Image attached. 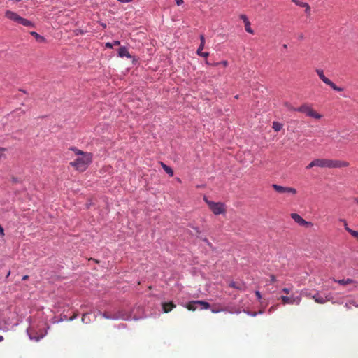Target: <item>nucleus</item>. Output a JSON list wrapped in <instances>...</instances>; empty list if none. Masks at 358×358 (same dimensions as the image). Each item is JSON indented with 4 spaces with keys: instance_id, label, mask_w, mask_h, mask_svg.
<instances>
[{
    "instance_id": "obj_16",
    "label": "nucleus",
    "mask_w": 358,
    "mask_h": 358,
    "mask_svg": "<svg viewBox=\"0 0 358 358\" xmlns=\"http://www.w3.org/2000/svg\"><path fill=\"white\" fill-rule=\"evenodd\" d=\"M118 55L120 57H128V58H131V55L129 54L128 50L127 48L125 47H121L120 49H119V51H118Z\"/></svg>"
},
{
    "instance_id": "obj_11",
    "label": "nucleus",
    "mask_w": 358,
    "mask_h": 358,
    "mask_svg": "<svg viewBox=\"0 0 358 358\" xmlns=\"http://www.w3.org/2000/svg\"><path fill=\"white\" fill-rule=\"evenodd\" d=\"M311 298L313 299H314V301L317 303H320V304H323L326 301H330V299L328 298L327 296H326L325 297H323L322 296H321L320 294V293H316L315 295H313L311 296Z\"/></svg>"
},
{
    "instance_id": "obj_50",
    "label": "nucleus",
    "mask_w": 358,
    "mask_h": 358,
    "mask_svg": "<svg viewBox=\"0 0 358 358\" xmlns=\"http://www.w3.org/2000/svg\"><path fill=\"white\" fill-rule=\"evenodd\" d=\"M357 203H358V201H357Z\"/></svg>"
},
{
    "instance_id": "obj_47",
    "label": "nucleus",
    "mask_w": 358,
    "mask_h": 358,
    "mask_svg": "<svg viewBox=\"0 0 358 358\" xmlns=\"http://www.w3.org/2000/svg\"><path fill=\"white\" fill-rule=\"evenodd\" d=\"M204 241L206 242L208 244H210V243L208 242V241L206 238L204 240Z\"/></svg>"
},
{
    "instance_id": "obj_41",
    "label": "nucleus",
    "mask_w": 358,
    "mask_h": 358,
    "mask_svg": "<svg viewBox=\"0 0 358 358\" xmlns=\"http://www.w3.org/2000/svg\"><path fill=\"white\" fill-rule=\"evenodd\" d=\"M28 278H29V276H28V275H24V276L22 277V280H27Z\"/></svg>"
},
{
    "instance_id": "obj_45",
    "label": "nucleus",
    "mask_w": 358,
    "mask_h": 358,
    "mask_svg": "<svg viewBox=\"0 0 358 358\" xmlns=\"http://www.w3.org/2000/svg\"><path fill=\"white\" fill-rule=\"evenodd\" d=\"M2 341H3V336H0V342Z\"/></svg>"
},
{
    "instance_id": "obj_49",
    "label": "nucleus",
    "mask_w": 358,
    "mask_h": 358,
    "mask_svg": "<svg viewBox=\"0 0 358 358\" xmlns=\"http://www.w3.org/2000/svg\"><path fill=\"white\" fill-rule=\"evenodd\" d=\"M117 1H119L120 0H117Z\"/></svg>"
},
{
    "instance_id": "obj_7",
    "label": "nucleus",
    "mask_w": 358,
    "mask_h": 358,
    "mask_svg": "<svg viewBox=\"0 0 358 358\" xmlns=\"http://www.w3.org/2000/svg\"><path fill=\"white\" fill-rule=\"evenodd\" d=\"M272 187L278 193L284 194V193H288L292 194L293 195H295L297 193V191L295 188L293 187H283L280 186L276 184H273Z\"/></svg>"
},
{
    "instance_id": "obj_3",
    "label": "nucleus",
    "mask_w": 358,
    "mask_h": 358,
    "mask_svg": "<svg viewBox=\"0 0 358 358\" xmlns=\"http://www.w3.org/2000/svg\"><path fill=\"white\" fill-rule=\"evenodd\" d=\"M5 16L8 19H9L13 22H15L18 24H20L23 26L34 27V24L32 22H31L30 20H29L27 19L20 17L17 13H16L13 11L7 10L5 13Z\"/></svg>"
},
{
    "instance_id": "obj_43",
    "label": "nucleus",
    "mask_w": 358,
    "mask_h": 358,
    "mask_svg": "<svg viewBox=\"0 0 358 358\" xmlns=\"http://www.w3.org/2000/svg\"><path fill=\"white\" fill-rule=\"evenodd\" d=\"M292 2H294L295 4L297 3V2L299 1V0H292Z\"/></svg>"
},
{
    "instance_id": "obj_8",
    "label": "nucleus",
    "mask_w": 358,
    "mask_h": 358,
    "mask_svg": "<svg viewBox=\"0 0 358 358\" xmlns=\"http://www.w3.org/2000/svg\"><path fill=\"white\" fill-rule=\"evenodd\" d=\"M291 217L300 226L308 228L313 225L312 222L306 221L301 215L297 213H292Z\"/></svg>"
},
{
    "instance_id": "obj_15",
    "label": "nucleus",
    "mask_w": 358,
    "mask_h": 358,
    "mask_svg": "<svg viewBox=\"0 0 358 358\" xmlns=\"http://www.w3.org/2000/svg\"><path fill=\"white\" fill-rule=\"evenodd\" d=\"M345 229L358 241V231L348 227L347 222L343 220Z\"/></svg>"
},
{
    "instance_id": "obj_18",
    "label": "nucleus",
    "mask_w": 358,
    "mask_h": 358,
    "mask_svg": "<svg viewBox=\"0 0 358 358\" xmlns=\"http://www.w3.org/2000/svg\"><path fill=\"white\" fill-rule=\"evenodd\" d=\"M197 305L200 306L201 309L207 310L210 307L209 303L204 301H196Z\"/></svg>"
},
{
    "instance_id": "obj_24",
    "label": "nucleus",
    "mask_w": 358,
    "mask_h": 358,
    "mask_svg": "<svg viewBox=\"0 0 358 358\" xmlns=\"http://www.w3.org/2000/svg\"><path fill=\"white\" fill-rule=\"evenodd\" d=\"M284 106L289 110V111H297L296 108L293 107L289 103L286 102L284 103Z\"/></svg>"
},
{
    "instance_id": "obj_26",
    "label": "nucleus",
    "mask_w": 358,
    "mask_h": 358,
    "mask_svg": "<svg viewBox=\"0 0 358 358\" xmlns=\"http://www.w3.org/2000/svg\"><path fill=\"white\" fill-rule=\"evenodd\" d=\"M300 7H303V8H306V6H309L308 3H306V2H302V1H298L297 3L296 4Z\"/></svg>"
},
{
    "instance_id": "obj_27",
    "label": "nucleus",
    "mask_w": 358,
    "mask_h": 358,
    "mask_svg": "<svg viewBox=\"0 0 358 358\" xmlns=\"http://www.w3.org/2000/svg\"><path fill=\"white\" fill-rule=\"evenodd\" d=\"M305 13L308 17L310 16L311 15V8L310 6H306L305 8Z\"/></svg>"
},
{
    "instance_id": "obj_32",
    "label": "nucleus",
    "mask_w": 358,
    "mask_h": 358,
    "mask_svg": "<svg viewBox=\"0 0 358 358\" xmlns=\"http://www.w3.org/2000/svg\"><path fill=\"white\" fill-rule=\"evenodd\" d=\"M175 1L178 6H180L184 3L183 0H175Z\"/></svg>"
},
{
    "instance_id": "obj_5",
    "label": "nucleus",
    "mask_w": 358,
    "mask_h": 358,
    "mask_svg": "<svg viewBox=\"0 0 358 358\" xmlns=\"http://www.w3.org/2000/svg\"><path fill=\"white\" fill-rule=\"evenodd\" d=\"M298 112L305 113L307 116L320 120L322 115L315 111L310 106L308 103H303L300 107L296 108Z\"/></svg>"
},
{
    "instance_id": "obj_28",
    "label": "nucleus",
    "mask_w": 358,
    "mask_h": 358,
    "mask_svg": "<svg viewBox=\"0 0 358 358\" xmlns=\"http://www.w3.org/2000/svg\"><path fill=\"white\" fill-rule=\"evenodd\" d=\"M240 19H241L244 23L249 21L248 17L244 14L240 15Z\"/></svg>"
},
{
    "instance_id": "obj_33",
    "label": "nucleus",
    "mask_w": 358,
    "mask_h": 358,
    "mask_svg": "<svg viewBox=\"0 0 358 358\" xmlns=\"http://www.w3.org/2000/svg\"><path fill=\"white\" fill-rule=\"evenodd\" d=\"M271 282H275L276 281V278L274 275H271Z\"/></svg>"
},
{
    "instance_id": "obj_13",
    "label": "nucleus",
    "mask_w": 358,
    "mask_h": 358,
    "mask_svg": "<svg viewBox=\"0 0 358 358\" xmlns=\"http://www.w3.org/2000/svg\"><path fill=\"white\" fill-rule=\"evenodd\" d=\"M334 281L341 285H354L355 287H357L358 284L357 282L350 278L342 279L338 280H334Z\"/></svg>"
},
{
    "instance_id": "obj_37",
    "label": "nucleus",
    "mask_w": 358,
    "mask_h": 358,
    "mask_svg": "<svg viewBox=\"0 0 358 358\" xmlns=\"http://www.w3.org/2000/svg\"><path fill=\"white\" fill-rule=\"evenodd\" d=\"M133 0H120L119 1L121 3H129L131 2Z\"/></svg>"
},
{
    "instance_id": "obj_34",
    "label": "nucleus",
    "mask_w": 358,
    "mask_h": 358,
    "mask_svg": "<svg viewBox=\"0 0 358 358\" xmlns=\"http://www.w3.org/2000/svg\"><path fill=\"white\" fill-rule=\"evenodd\" d=\"M0 235L1 236H4V230H3V228L0 225Z\"/></svg>"
},
{
    "instance_id": "obj_12",
    "label": "nucleus",
    "mask_w": 358,
    "mask_h": 358,
    "mask_svg": "<svg viewBox=\"0 0 358 358\" xmlns=\"http://www.w3.org/2000/svg\"><path fill=\"white\" fill-rule=\"evenodd\" d=\"M163 312L165 313H168L171 311L173 308L176 307V305L173 303L172 301L170 302H164L162 304Z\"/></svg>"
},
{
    "instance_id": "obj_10",
    "label": "nucleus",
    "mask_w": 358,
    "mask_h": 358,
    "mask_svg": "<svg viewBox=\"0 0 358 358\" xmlns=\"http://www.w3.org/2000/svg\"><path fill=\"white\" fill-rule=\"evenodd\" d=\"M201 43L199 48L197 49L196 53L198 55L207 58L209 56V53L207 52H202L205 45V37L203 35L200 36Z\"/></svg>"
},
{
    "instance_id": "obj_9",
    "label": "nucleus",
    "mask_w": 358,
    "mask_h": 358,
    "mask_svg": "<svg viewBox=\"0 0 358 358\" xmlns=\"http://www.w3.org/2000/svg\"><path fill=\"white\" fill-rule=\"evenodd\" d=\"M280 299L282 300L283 305L294 304V303L299 305L301 301V297H299V296L294 297L293 296H282Z\"/></svg>"
},
{
    "instance_id": "obj_20",
    "label": "nucleus",
    "mask_w": 358,
    "mask_h": 358,
    "mask_svg": "<svg viewBox=\"0 0 358 358\" xmlns=\"http://www.w3.org/2000/svg\"><path fill=\"white\" fill-rule=\"evenodd\" d=\"M272 128L275 131H280L282 129V124L275 121L273 122Z\"/></svg>"
},
{
    "instance_id": "obj_48",
    "label": "nucleus",
    "mask_w": 358,
    "mask_h": 358,
    "mask_svg": "<svg viewBox=\"0 0 358 358\" xmlns=\"http://www.w3.org/2000/svg\"><path fill=\"white\" fill-rule=\"evenodd\" d=\"M10 272L9 271L6 275V278H8L10 275Z\"/></svg>"
},
{
    "instance_id": "obj_25",
    "label": "nucleus",
    "mask_w": 358,
    "mask_h": 358,
    "mask_svg": "<svg viewBox=\"0 0 358 358\" xmlns=\"http://www.w3.org/2000/svg\"><path fill=\"white\" fill-rule=\"evenodd\" d=\"M103 316L106 318V319H113V320H115V319H118L119 317L118 316H110L108 315L106 313H104L103 314Z\"/></svg>"
},
{
    "instance_id": "obj_42",
    "label": "nucleus",
    "mask_w": 358,
    "mask_h": 358,
    "mask_svg": "<svg viewBox=\"0 0 358 358\" xmlns=\"http://www.w3.org/2000/svg\"><path fill=\"white\" fill-rule=\"evenodd\" d=\"M42 337H43V336H41V337H36V338H35V340H36V341H39V339H40L41 338H42Z\"/></svg>"
},
{
    "instance_id": "obj_19",
    "label": "nucleus",
    "mask_w": 358,
    "mask_h": 358,
    "mask_svg": "<svg viewBox=\"0 0 358 358\" xmlns=\"http://www.w3.org/2000/svg\"><path fill=\"white\" fill-rule=\"evenodd\" d=\"M30 34L33 36L36 40L40 43H43L45 41V38L35 31L30 32Z\"/></svg>"
},
{
    "instance_id": "obj_29",
    "label": "nucleus",
    "mask_w": 358,
    "mask_h": 358,
    "mask_svg": "<svg viewBox=\"0 0 358 358\" xmlns=\"http://www.w3.org/2000/svg\"><path fill=\"white\" fill-rule=\"evenodd\" d=\"M282 292L288 294L290 292V289L287 287H285L282 289Z\"/></svg>"
},
{
    "instance_id": "obj_39",
    "label": "nucleus",
    "mask_w": 358,
    "mask_h": 358,
    "mask_svg": "<svg viewBox=\"0 0 358 358\" xmlns=\"http://www.w3.org/2000/svg\"><path fill=\"white\" fill-rule=\"evenodd\" d=\"M120 44V42L119 41H115L113 43V45H119Z\"/></svg>"
},
{
    "instance_id": "obj_30",
    "label": "nucleus",
    "mask_w": 358,
    "mask_h": 358,
    "mask_svg": "<svg viewBox=\"0 0 358 358\" xmlns=\"http://www.w3.org/2000/svg\"><path fill=\"white\" fill-rule=\"evenodd\" d=\"M222 310H224V309H216V308H212L211 309V311L213 313H219L220 311H222Z\"/></svg>"
},
{
    "instance_id": "obj_2",
    "label": "nucleus",
    "mask_w": 358,
    "mask_h": 358,
    "mask_svg": "<svg viewBox=\"0 0 358 358\" xmlns=\"http://www.w3.org/2000/svg\"><path fill=\"white\" fill-rule=\"evenodd\" d=\"M348 166H349V163L346 161L317 158V159L313 160L306 166V169H310L314 166H317V167H320V168L334 169V168L348 167Z\"/></svg>"
},
{
    "instance_id": "obj_23",
    "label": "nucleus",
    "mask_w": 358,
    "mask_h": 358,
    "mask_svg": "<svg viewBox=\"0 0 358 358\" xmlns=\"http://www.w3.org/2000/svg\"><path fill=\"white\" fill-rule=\"evenodd\" d=\"M6 148L0 147V160L6 159Z\"/></svg>"
},
{
    "instance_id": "obj_4",
    "label": "nucleus",
    "mask_w": 358,
    "mask_h": 358,
    "mask_svg": "<svg viewBox=\"0 0 358 358\" xmlns=\"http://www.w3.org/2000/svg\"><path fill=\"white\" fill-rule=\"evenodd\" d=\"M204 201L206 203V204L208 206V208L210 209V210L213 212V213L215 215H221V214H225L226 213V206L222 202H214L212 201H210L207 199L206 196L203 197Z\"/></svg>"
},
{
    "instance_id": "obj_46",
    "label": "nucleus",
    "mask_w": 358,
    "mask_h": 358,
    "mask_svg": "<svg viewBox=\"0 0 358 358\" xmlns=\"http://www.w3.org/2000/svg\"><path fill=\"white\" fill-rule=\"evenodd\" d=\"M273 309H274V307H273V306L271 307V308H270V309H269V312H271V311L272 310H273Z\"/></svg>"
},
{
    "instance_id": "obj_35",
    "label": "nucleus",
    "mask_w": 358,
    "mask_h": 358,
    "mask_svg": "<svg viewBox=\"0 0 358 358\" xmlns=\"http://www.w3.org/2000/svg\"><path fill=\"white\" fill-rule=\"evenodd\" d=\"M350 305H351V301H349V302H348V303H345V307L347 309H350V308H351Z\"/></svg>"
},
{
    "instance_id": "obj_38",
    "label": "nucleus",
    "mask_w": 358,
    "mask_h": 358,
    "mask_svg": "<svg viewBox=\"0 0 358 358\" xmlns=\"http://www.w3.org/2000/svg\"><path fill=\"white\" fill-rule=\"evenodd\" d=\"M106 46L107 48H113V44H112V43H107L106 44Z\"/></svg>"
},
{
    "instance_id": "obj_40",
    "label": "nucleus",
    "mask_w": 358,
    "mask_h": 358,
    "mask_svg": "<svg viewBox=\"0 0 358 358\" xmlns=\"http://www.w3.org/2000/svg\"><path fill=\"white\" fill-rule=\"evenodd\" d=\"M351 304L355 306L356 308H358V304L356 302L352 301Z\"/></svg>"
},
{
    "instance_id": "obj_21",
    "label": "nucleus",
    "mask_w": 358,
    "mask_h": 358,
    "mask_svg": "<svg viewBox=\"0 0 358 358\" xmlns=\"http://www.w3.org/2000/svg\"><path fill=\"white\" fill-rule=\"evenodd\" d=\"M162 167L167 174H169L170 176H173V171L171 167L168 166L164 164H162Z\"/></svg>"
},
{
    "instance_id": "obj_36",
    "label": "nucleus",
    "mask_w": 358,
    "mask_h": 358,
    "mask_svg": "<svg viewBox=\"0 0 358 358\" xmlns=\"http://www.w3.org/2000/svg\"><path fill=\"white\" fill-rule=\"evenodd\" d=\"M220 64H222V66H224V67L227 66V65H228L227 61H225V60L221 62Z\"/></svg>"
},
{
    "instance_id": "obj_31",
    "label": "nucleus",
    "mask_w": 358,
    "mask_h": 358,
    "mask_svg": "<svg viewBox=\"0 0 358 358\" xmlns=\"http://www.w3.org/2000/svg\"><path fill=\"white\" fill-rule=\"evenodd\" d=\"M255 295H256V296L257 297V299L259 300L261 299L262 295H261V293L259 291H255Z\"/></svg>"
},
{
    "instance_id": "obj_17",
    "label": "nucleus",
    "mask_w": 358,
    "mask_h": 358,
    "mask_svg": "<svg viewBox=\"0 0 358 358\" xmlns=\"http://www.w3.org/2000/svg\"><path fill=\"white\" fill-rule=\"evenodd\" d=\"M197 306L198 305H197L196 301H189V303H187L186 304L185 307L189 310L195 311L198 308Z\"/></svg>"
},
{
    "instance_id": "obj_6",
    "label": "nucleus",
    "mask_w": 358,
    "mask_h": 358,
    "mask_svg": "<svg viewBox=\"0 0 358 358\" xmlns=\"http://www.w3.org/2000/svg\"><path fill=\"white\" fill-rule=\"evenodd\" d=\"M316 73L319 78L327 85L330 86L334 90L337 92H342L343 89L342 87L336 85L331 80L327 78L324 73L322 69H316Z\"/></svg>"
},
{
    "instance_id": "obj_14",
    "label": "nucleus",
    "mask_w": 358,
    "mask_h": 358,
    "mask_svg": "<svg viewBox=\"0 0 358 358\" xmlns=\"http://www.w3.org/2000/svg\"><path fill=\"white\" fill-rule=\"evenodd\" d=\"M229 286L231 288H234V289H236L238 290H243L245 289V285L242 282L231 281L229 282Z\"/></svg>"
},
{
    "instance_id": "obj_22",
    "label": "nucleus",
    "mask_w": 358,
    "mask_h": 358,
    "mask_svg": "<svg viewBox=\"0 0 358 358\" xmlns=\"http://www.w3.org/2000/svg\"><path fill=\"white\" fill-rule=\"evenodd\" d=\"M244 25H245V29L248 33L251 34H254V31L251 28V24H250V21L245 22Z\"/></svg>"
},
{
    "instance_id": "obj_44",
    "label": "nucleus",
    "mask_w": 358,
    "mask_h": 358,
    "mask_svg": "<svg viewBox=\"0 0 358 358\" xmlns=\"http://www.w3.org/2000/svg\"><path fill=\"white\" fill-rule=\"evenodd\" d=\"M85 316H86V315H85V314H83V317H82V320H83V321H84V320H85Z\"/></svg>"
},
{
    "instance_id": "obj_1",
    "label": "nucleus",
    "mask_w": 358,
    "mask_h": 358,
    "mask_svg": "<svg viewBox=\"0 0 358 358\" xmlns=\"http://www.w3.org/2000/svg\"><path fill=\"white\" fill-rule=\"evenodd\" d=\"M69 150L74 152L76 157L69 164L78 171H85L92 162V153L83 152L76 147H71Z\"/></svg>"
}]
</instances>
